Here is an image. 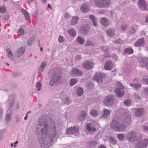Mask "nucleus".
Segmentation results:
<instances>
[{
    "mask_svg": "<svg viewBox=\"0 0 148 148\" xmlns=\"http://www.w3.org/2000/svg\"><path fill=\"white\" fill-rule=\"evenodd\" d=\"M36 127V135L39 138L41 148H49L53 144L54 139L57 134L54 122L41 116Z\"/></svg>",
    "mask_w": 148,
    "mask_h": 148,
    "instance_id": "nucleus-1",
    "label": "nucleus"
},
{
    "mask_svg": "<svg viewBox=\"0 0 148 148\" xmlns=\"http://www.w3.org/2000/svg\"><path fill=\"white\" fill-rule=\"evenodd\" d=\"M52 78L49 82L51 86H55L60 81L61 78V71L59 68H54L51 71Z\"/></svg>",
    "mask_w": 148,
    "mask_h": 148,
    "instance_id": "nucleus-2",
    "label": "nucleus"
},
{
    "mask_svg": "<svg viewBox=\"0 0 148 148\" xmlns=\"http://www.w3.org/2000/svg\"><path fill=\"white\" fill-rule=\"evenodd\" d=\"M110 125L113 130L117 132H123L126 129V126L115 120L112 121Z\"/></svg>",
    "mask_w": 148,
    "mask_h": 148,
    "instance_id": "nucleus-3",
    "label": "nucleus"
},
{
    "mask_svg": "<svg viewBox=\"0 0 148 148\" xmlns=\"http://www.w3.org/2000/svg\"><path fill=\"white\" fill-rule=\"evenodd\" d=\"M110 3V0H95L94 1L95 5L100 8L108 7Z\"/></svg>",
    "mask_w": 148,
    "mask_h": 148,
    "instance_id": "nucleus-4",
    "label": "nucleus"
},
{
    "mask_svg": "<svg viewBox=\"0 0 148 148\" xmlns=\"http://www.w3.org/2000/svg\"><path fill=\"white\" fill-rule=\"evenodd\" d=\"M118 84L120 87L115 89V92L118 97L120 98L122 97L125 94L124 88V86L121 84V83H119Z\"/></svg>",
    "mask_w": 148,
    "mask_h": 148,
    "instance_id": "nucleus-5",
    "label": "nucleus"
},
{
    "mask_svg": "<svg viewBox=\"0 0 148 148\" xmlns=\"http://www.w3.org/2000/svg\"><path fill=\"white\" fill-rule=\"evenodd\" d=\"M126 138L127 140L130 142L135 141L138 138L136 136V133L134 131L128 133L126 135Z\"/></svg>",
    "mask_w": 148,
    "mask_h": 148,
    "instance_id": "nucleus-6",
    "label": "nucleus"
},
{
    "mask_svg": "<svg viewBox=\"0 0 148 148\" xmlns=\"http://www.w3.org/2000/svg\"><path fill=\"white\" fill-rule=\"evenodd\" d=\"M148 145V139L144 138L143 140L139 141L136 145V148H146Z\"/></svg>",
    "mask_w": 148,
    "mask_h": 148,
    "instance_id": "nucleus-7",
    "label": "nucleus"
},
{
    "mask_svg": "<svg viewBox=\"0 0 148 148\" xmlns=\"http://www.w3.org/2000/svg\"><path fill=\"white\" fill-rule=\"evenodd\" d=\"M114 99V97L113 95H109L105 99L104 103L107 106H111L113 104Z\"/></svg>",
    "mask_w": 148,
    "mask_h": 148,
    "instance_id": "nucleus-8",
    "label": "nucleus"
},
{
    "mask_svg": "<svg viewBox=\"0 0 148 148\" xmlns=\"http://www.w3.org/2000/svg\"><path fill=\"white\" fill-rule=\"evenodd\" d=\"M138 5L142 10H148V4L145 0H138Z\"/></svg>",
    "mask_w": 148,
    "mask_h": 148,
    "instance_id": "nucleus-9",
    "label": "nucleus"
},
{
    "mask_svg": "<svg viewBox=\"0 0 148 148\" xmlns=\"http://www.w3.org/2000/svg\"><path fill=\"white\" fill-rule=\"evenodd\" d=\"M105 75L101 73H98L96 74L94 76V79L99 83H101L103 82V79L105 77Z\"/></svg>",
    "mask_w": 148,
    "mask_h": 148,
    "instance_id": "nucleus-10",
    "label": "nucleus"
},
{
    "mask_svg": "<svg viewBox=\"0 0 148 148\" xmlns=\"http://www.w3.org/2000/svg\"><path fill=\"white\" fill-rule=\"evenodd\" d=\"M123 123L125 124L126 126L127 125L129 124L131 121L130 116L129 114L127 112L125 114L123 119Z\"/></svg>",
    "mask_w": 148,
    "mask_h": 148,
    "instance_id": "nucleus-11",
    "label": "nucleus"
},
{
    "mask_svg": "<svg viewBox=\"0 0 148 148\" xmlns=\"http://www.w3.org/2000/svg\"><path fill=\"white\" fill-rule=\"evenodd\" d=\"M14 98L12 96H9L6 103V106L9 108H11L14 106Z\"/></svg>",
    "mask_w": 148,
    "mask_h": 148,
    "instance_id": "nucleus-12",
    "label": "nucleus"
},
{
    "mask_svg": "<svg viewBox=\"0 0 148 148\" xmlns=\"http://www.w3.org/2000/svg\"><path fill=\"white\" fill-rule=\"evenodd\" d=\"M78 129L76 126H74L71 127L69 129H67L66 130V133L69 135L71 134H75L78 133Z\"/></svg>",
    "mask_w": 148,
    "mask_h": 148,
    "instance_id": "nucleus-13",
    "label": "nucleus"
},
{
    "mask_svg": "<svg viewBox=\"0 0 148 148\" xmlns=\"http://www.w3.org/2000/svg\"><path fill=\"white\" fill-rule=\"evenodd\" d=\"M145 110L143 108L135 109V115L137 117H140L143 115Z\"/></svg>",
    "mask_w": 148,
    "mask_h": 148,
    "instance_id": "nucleus-14",
    "label": "nucleus"
},
{
    "mask_svg": "<svg viewBox=\"0 0 148 148\" xmlns=\"http://www.w3.org/2000/svg\"><path fill=\"white\" fill-rule=\"evenodd\" d=\"M113 67V64L112 62L110 60L106 61L104 65V68L106 70H110Z\"/></svg>",
    "mask_w": 148,
    "mask_h": 148,
    "instance_id": "nucleus-15",
    "label": "nucleus"
},
{
    "mask_svg": "<svg viewBox=\"0 0 148 148\" xmlns=\"http://www.w3.org/2000/svg\"><path fill=\"white\" fill-rule=\"evenodd\" d=\"M148 63V58L143 57L141 59L140 61V66L142 67H146Z\"/></svg>",
    "mask_w": 148,
    "mask_h": 148,
    "instance_id": "nucleus-16",
    "label": "nucleus"
},
{
    "mask_svg": "<svg viewBox=\"0 0 148 148\" xmlns=\"http://www.w3.org/2000/svg\"><path fill=\"white\" fill-rule=\"evenodd\" d=\"M93 65V64L92 62L86 61L83 64V66L84 69L89 70L92 69Z\"/></svg>",
    "mask_w": 148,
    "mask_h": 148,
    "instance_id": "nucleus-17",
    "label": "nucleus"
},
{
    "mask_svg": "<svg viewBox=\"0 0 148 148\" xmlns=\"http://www.w3.org/2000/svg\"><path fill=\"white\" fill-rule=\"evenodd\" d=\"M145 41L143 38L138 39L134 44L135 47H142L145 45Z\"/></svg>",
    "mask_w": 148,
    "mask_h": 148,
    "instance_id": "nucleus-18",
    "label": "nucleus"
},
{
    "mask_svg": "<svg viewBox=\"0 0 148 148\" xmlns=\"http://www.w3.org/2000/svg\"><path fill=\"white\" fill-rule=\"evenodd\" d=\"M25 50L24 47H20L16 52L15 56L16 57H19L21 56L24 53Z\"/></svg>",
    "mask_w": 148,
    "mask_h": 148,
    "instance_id": "nucleus-19",
    "label": "nucleus"
},
{
    "mask_svg": "<svg viewBox=\"0 0 148 148\" xmlns=\"http://www.w3.org/2000/svg\"><path fill=\"white\" fill-rule=\"evenodd\" d=\"M72 74L75 76L81 77L83 75L82 71L77 69H73L71 71Z\"/></svg>",
    "mask_w": 148,
    "mask_h": 148,
    "instance_id": "nucleus-20",
    "label": "nucleus"
},
{
    "mask_svg": "<svg viewBox=\"0 0 148 148\" xmlns=\"http://www.w3.org/2000/svg\"><path fill=\"white\" fill-rule=\"evenodd\" d=\"M90 10V7L86 4H83L81 7V10L83 12L86 13L88 12Z\"/></svg>",
    "mask_w": 148,
    "mask_h": 148,
    "instance_id": "nucleus-21",
    "label": "nucleus"
},
{
    "mask_svg": "<svg viewBox=\"0 0 148 148\" xmlns=\"http://www.w3.org/2000/svg\"><path fill=\"white\" fill-rule=\"evenodd\" d=\"M86 129L88 132L90 133L95 132V131L96 129L93 125L89 123L86 126Z\"/></svg>",
    "mask_w": 148,
    "mask_h": 148,
    "instance_id": "nucleus-22",
    "label": "nucleus"
},
{
    "mask_svg": "<svg viewBox=\"0 0 148 148\" xmlns=\"http://www.w3.org/2000/svg\"><path fill=\"white\" fill-rule=\"evenodd\" d=\"M101 23L105 27L107 26L110 24L109 21L107 18L102 17L101 18Z\"/></svg>",
    "mask_w": 148,
    "mask_h": 148,
    "instance_id": "nucleus-23",
    "label": "nucleus"
},
{
    "mask_svg": "<svg viewBox=\"0 0 148 148\" xmlns=\"http://www.w3.org/2000/svg\"><path fill=\"white\" fill-rule=\"evenodd\" d=\"M79 19V18L77 16H74L73 17L70 22L71 25H74L77 24Z\"/></svg>",
    "mask_w": 148,
    "mask_h": 148,
    "instance_id": "nucleus-24",
    "label": "nucleus"
},
{
    "mask_svg": "<svg viewBox=\"0 0 148 148\" xmlns=\"http://www.w3.org/2000/svg\"><path fill=\"white\" fill-rule=\"evenodd\" d=\"M86 116V113L84 111L81 112L78 118L80 121H82L85 119Z\"/></svg>",
    "mask_w": 148,
    "mask_h": 148,
    "instance_id": "nucleus-25",
    "label": "nucleus"
},
{
    "mask_svg": "<svg viewBox=\"0 0 148 148\" xmlns=\"http://www.w3.org/2000/svg\"><path fill=\"white\" fill-rule=\"evenodd\" d=\"M103 113L101 117H104L105 118H106L108 116L110 115V112L108 110L106 109H103Z\"/></svg>",
    "mask_w": 148,
    "mask_h": 148,
    "instance_id": "nucleus-26",
    "label": "nucleus"
},
{
    "mask_svg": "<svg viewBox=\"0 0 148 148\" xmlns=\"http://www.w3.org/2000/svg\"><path fill=\"white\" fill-rule=\"evenodd\" d=\"M90 19L93 22L94 26L96 27L97 25V19L93 15H91L89 16Z\"/></svg>",
    "mask_w": 148,
    "mask_h": 148,
    "instance_id": "nucleus-27",
    "label": "nucleus"
},
{
    "mask_svg": "<svg viewBox=\"0 0 148 148\" xmlns=\"http://www.w3.org/2000/svg\"><path fill=\"white\" fill-rule=\"evenodd\" d=\"M129 85L132 87L138 90L141 87V85L139 84H129Z\"/></svg>",
    "mask_w": 148,
    "mask_h": 148,
    "instance_id": "nucleus-28",
    "label": "nucleus"
},
{
    "mask_svg": "<svg viewBox=\"0 0 148 148\" xmlns=\"http://www.w3.org/2000/svg\"><path fill=\"white\" fill-rule=\"evenodd\" d=\"M77 40L79 43L83 45L85 42L84 38L81 36H78L77 38Z\"/></svg>",
    "mask_w": 148,
    "mask_h": 148,
    "instance_id": "nucleus-29",
    "label": "nucleus"
},
{
    "mask_svg": "<svg viewBox=\"0 0 148 148\" xmlns=\"http://www.w3.org/2000/svg\"><path fill=\"white\" fill-rule=\"evenodd\" d=\"M98 112L94 109H93L90 112V115L93 117H96L98 114Z\"/></svg>",
    "mask_w": 148,
    "mask_h": 148,
    "instance_id": "nucleus-30",
    "label": "nucleus"
},
{
    "mask_svg": "<svg viewBox=\"0 0 148 148\" xmlns=\"http://www.w3.org/2000/svg\"><path fill=\"white\" fill-rule=\"evenodd\" d=\"M97 144V142L95 141H91L88 142V145L90 147H95Z\"/></svg>",
    "mask_w": 148,
    "mask_h": 148,
    "instance_id": "nucleus-31",
    "label": "nucleus"
},
{
    "mask_svg": "<svg viewBox=\"0 0 148 148\" xmlns=\"http://www.w3.org/2000/svg\"><path fill=\"white\" fill-rule=\"evenodd\" d=\"M8 54V55L9 58L12 60H14L13 55L12 52L10 49H8L6 50Z\"/></svg>",
    "mask_w": 148,
    "mask_h": 148,
    "instance_id": "nucleus-32",
    "label": "nucleus"
},
{
    "mask_svg": "<svg viewBox=\"0 0 148 148\" xmlns=\"http://www.w3.org/2000/svg\"><path fill=\"white\" fill-rule=\"evenodd\" d=\"M107 34L110 36H113L114 35V30L112 28H110L107 31Z\"/></svg>",
    "mask_w": 148,
    "mask_h": 148,
    "instance_id": "nucleus-33",
    "label": "nucleus"
},
{
    "mask_svg": "<svg viewBox=\"0 0 148 148\" xmlns=\"http://www.w3.org/2000/svg\"><path fill=\"white\" fill-rule=\"evenodd\" d=\"M124 53L125 54L127 53L129 54H132L133 53V50L131 48H126L125 50Z\"/></svg>",
    "mask_w": 148,
    "mask_h": 148,
    "instance_id": "nucleus-34",
    "label": "nucleus"
},
{
    "mask_svg": "<svg viewBox=\"0 0 148 148\" xmlns=\"http://www.w3.org/2000/svg\"><path fill=\"white\" fill-rule=\"evenodd\" d=\"M68 32L73 37H75L76 36V32L74 29H70L68 31Z\"/></svg>",
    "mask_w": 148,
    "mask_h": 148,
    "instance_id": "nucleus-35",
    "label": "nucleus"
},
{
    "mask_svg": "<svg viewBox=\"0 0 148 148\" xmlns=\"http://www.w3.org/2000/svg\"><path fill=\"white\" fill-rule=\"evenodd\" d=\"M117 137L120 140L123 141L125 139V135L123 134H120L117 135Z\"/></svg>",
    "mask_w": 148,
    "mask_h": 148,
    "instance_id": "nucleus-36",
    "label": "nucleus"
},
{
    "mask_svg": "<svg viewBox=\"0 0 148 148\" xmlns=\"http://www.w3.org/2000/svg\"><path fill=\"white\" fill-rule=\"evenodd\" d=\"M78 82V79H71L69 84L71 86H72L76 84Z\"/></svg>",
    "mask_w": 148,
    "mask_h": 148,
    "instance_id": "nucleus-37",
    "label": "nucleus"
},
{
    "mask_svg": "<svg viewBox=\"0 0 148 148\" xmlns=\"http://www.w3.org/2000/svg\"><path fill=\"white\" fill-rule=\"evenodd\" d=\"M77 93L78 95H82L83 93V90L81 87L78 88L77 90Z\"/></svg>",
    "mask_w": 148,
    "mask_h": 148,
    "instance_id": "nucleus-38",
    "label": "nucleus"
},
{
    "mask_svg": "<svg viewBox=\"0 0 148 148\" xmlns=\"http://www.w3.org/2000/svg\"><path fill=\"white\" fill-rule=\"evenodd\" d=\"M35 39V37H33L30 38L27 42L28 45L29 46H31L33 44V41Z\"/></svg>",
    "mask_w": 148,
    "mask_h": 148,
    "instance_id": "nucleus-39",
    "label": "nucleus"
},
{
    "mask_svg": "<svg viewBox=\"0 0 148 148\" xmlns=\"http://www.w3.org/2000/svg\"><path fill=\"white\" fill-rule=\"evenodd\" d=\"M36 87L37 90L38 91H39L41 89L42 85L40 82H38L36 83Z\"/></svg>",
    "mask_w": 148,
    "mask_h": 148,
    "instance_id": "nucleus-40",
    "label": "nucleus"
},
{
    "mask_svg": "<svg viewBox=\"0 0 148 148\" xmlns=\"http://www.w3.org/2000/svg\"><path fill=\"white\" fill-rule=\"evenodd\" d=\"M63 101L64 103L68 105L69 104L71 103V101L69 98L67 97H66L63 100Z\"/></svg>",
    "mask_w": 148,
    "mask_h": 148,
    "instance_id": "nucleus-41",
    "label": "nucleus"
},
{
    "mask_svg": "<svg viewBox=\"0 0 148 148\" xmlns=\"http://www.w3.org/2000/svg\"><path fill=\"white\" fill-rule=\"evenodd\" d=\"M109 141L112 144H116V142L115 138L113 137H110L109 139Z\"/></svg>",
    "mask_w": 148,
    "mask_h": 148,
    "instance_id": "nucleus-42",
    "label": "nucleus"
},
{
    "mask_svg": "<svg viewBox=\"0 0 148 148\" xmlns=\"http://www.w3.org/2000/svg\"><path fill=\"white\" fill-rule=\"evenodd\" d=\"M11 119V116L10 114H8L6 116L5 120L7 122H10Z\"/></svg>",
    "mask_w": 148,
    "mask_h": 148,
    "instance_id": "nucleus-43",
    "label": "nucleus"
},
{
    "mask_svg": "<svg viewBox=\"0 0 148 148\" xmlns=\"http://www.w3.org/2000/svg\"><path fill=\"white\" fill-rule=\"evenodd\" d=\"M102 49L103 51L105 52H106L108 53L109 52V48L107 46H104L102 47Z\"/></svg>",
    "mask_w": 148,
    "mask_h": 148,
    "instance_id": "nucleus-44",
    "label": "nucleus"
},
{
    "mask_svg": "<svg viewBox=\"0 0 148 148\" xmlns=\"http://www.w3.org/2000/svg\"><path fill=\"white\" fill-rule=\"evenodd\" d=\"M6 8L3 5L1 6L0 7V12L2 13H3L6 11Z\"/></svg>",
    "mask_w": 148,
    "mask_h": 148,
    "instance_id": "nucleus-45",
    "label": "nucleus"
},
{
    "mask_svg": "<svg viewBox=\"0 0 148 148\" xmlns=\"http://www.w3.org/2000/svg\"><path fill=\"white\" fill-rule=\"evenodd\" d=\"M58 40L59 42H62L64 40V38L63 36H60L58 38Z\"/></svg>",
    "mask_w": 148,
    "mask_h": 148,
    "instance_id": "nucleus-46",
    "label": "nucleus"
},
{
    "mask_svg": "<svg viewBox=\"0 0 148 148\" xmlns=\"http://www.w3.org/2000/svg\"><path fill=\"white\" fill-rule=\"evenodd\" d=\"M85 45L86 46H92L93 45V43L92 42L88 40L87 41Z\"/></svg>",
    "mask_w": 148,
    "mask_h": 148,
    "instance_id": "nucleus-47",
    "label": "nucleus"
},
{
    "mask_svg": "<svg viewBox=\"0 0 148 148\" xmlns=\"http://www.w3.org/2000/svg\"><path fill=\"white\" fill-rule=\"evenodd\" d=\"M127 27V25L125 24L122 25L121 27V29L123 31L126 30Z\"/></svg>",
    "mask_w": 148,
    "mask_h": 148,
    "instance_id": "nucleus-48",
    "label": "nucleus"
},
{
    "mask_svg": "<svg viewBox=\"0 0 148 148\" xmlns=\"http://www.w3.org/2000/svg\"><path fill=\"white\" fill-rule=\"evenodd\" d=\"M114 42L121 45L123 44L124 41L120 39H118L114 41Z\"/></svg>",
    "mask_w": 148,
    "mask_h": 148,
    "instance_id": "nucleus-49",
    "label": "nucleus"
},
{
    "mask_svg": "<svg viewBox=\"0 0 148 148\" xmlns=\"http://www.w3.org/2000/svg\"><path fill=\"white\" fill-rule=\"evenodd\" d=\"M47 65V63L45 61L42 62L40 66L41 68L44 69V68Z\"/></svg>",
    "mask_w": 148,
    "mask_h": 148,
    "instance_id": "nucleus-50",
    "label": "nucleus"
},
{
    "mask_svg": "<svg viewBox=\"0 0 148 148\" xmlns=\"http://www.w3.org/2000/svg\"><path fill=\"white\" fill-rule=\"evenodd\" d=\"M142 129L144 132L148 133V127H147L143 126H142Z\"/></svg>",
    "mask_w": 148,
    "mask_h": 148,
    "instance_id": "nucleus-51",
    "label": "nucleus"
},
{
    "mask_svg": "<svg viewBox=\"0 0 148 148\" xmlns=\"http://www.w3.org/2000/svg\"><path fill=\"white\" fill-rule=\"evenodd\" d=\"M130 99L127 100L125 101L123 103L126 106H129L130 103Z\"/></svg>",
    "mask_w": 148,
    "mask_h": 148,
    "instance_id": "nucleus-52",
    "label": "nucleus"
},
{
    "mask_svg": "<svg viewBox=\"0 0 148 148\" xmlns=\"http://www.w3.org/2000/svg\"><path fill=\"white\" fill-rule=\"evenodd\" d=\"M142 80L143 81L144 84H148V78L147 77L143 78Z\"/></svg>",
    "mask_w": 148,
    "mask_h": 148,
    "instance_id": "nucleus-53",
    "label": "nucleus"
},
{
    "mask_svg": "<svg viewBox=\"0 0 148 148\" xmlns=\"http://www.w3.org/2000/svg\"><path fill=\"white\" fill-rule=\"evenodd\" d=\"M18 32L19 34L23 35H24V30L23 29L21 28L18 31Z\"/></svg>",
    "mask_w": 148,
    "mask_h": 148,
    "instance_id": "nucleus-54",
    "label": "nucleus"
},
{
    "mask_svg": "<svg viewBox=\"0 0 148 148\" xmlns=\"http://www.w3.org/2000/svg\"><path fill=\"white\" fill-rule=\"evenodd\" d=\"M3 113V110L2 108L0 107V121L1 119Z\"/></svg>",
    "mask_w": 148,
    "mask_h": 148,
    "instance_id": "nucleus-55",
    "label": "nucleus"
},
{
    "mask_svg": "<svg viewBox=\"0 0 148 148\" xmlns=\"http://www.w3.org/2000/svg\"><path fill=\"white\" fill-rule=\"evenodd\" d=\"M44 70V68H41L40 66L38 70V73L39 74H41L43 71Z\"/></svg>",
    "mask_w": 148,
    "mask_h": 148,
    "instance_id": "nucleus-56",
    "label": "nucleus"
},
{
    "mask_svg": "<svg viewBox=\"0 0 148 148\" xmlns=\"http://www.w3.org/2000/svg\"><path fill=\"white\" fill-rule=\"evenodd\" d=\"M16 121L17 123H18L20 121V118L18 116H17L16 117Z\"/></svg>",
    "mask_w": 148,
    "mask_h": 148,
    "instance_id": "nucleus-57",
    "label": "nucleus"
},
{
    "mask_svg": "<svg viewBox=\"0 0 148 148\" xmlns=\"http://www.w3.org/2000/svg\"><path fill=\"white\" fill-rule=\"evenodd\" d=\"M24 16L25 17V18L26 20H27L29 18V16L28 13H27L26 14L24 15Z\"/></svg>",
    "mask_w": 148,
    "mask_h": 148,
    "instance_id": "nucleus-58",
    "label": "nucleus"
},
{
    "mask_svg": "<svg viewBox=\"0 0 148 148\" xmlns=\"http://www.w3.org/2000/svg\"><path fill=\"white\" fill-rule=\"evenodd\" d=\"M21 11L24 15L28 12L26 10L24 9H22L21 10Z\"/></svg>",
    "mask_w": 148,
    "mask_h": 148,
    "instance_id": "nucleus-59",
    "label": "nucleus"
},
{
    "mask_svg": "<svg viewBox=\"0 0 148 148\" xmlns=\"http://www.w3.org/2000/svg\"><path fill=\"white\" fill-rule=\"evenodd\" d=\"M82 57L81 55H79L76 56L75 57V59L77 60H79L82 59Z\"/></svg>",
    "mask_w": 148,
    "mask_h": 148,
    "instance_id": "nucleus-60",
    "label": "nucleus"
},
{
    "mask_svg": "<svg viewBox=\"0 0 148 148\" xmlns=\"http://www.w3.org/2000/svg\"><path fill=\"white\" fill-rule=\"evenodd\" d=\"M134 96L135 97L136 99H140V97L138 94H135Z\"/></svg>",
    "mask_w": 148,
    "mask_h": 148,
    "instance_id": "nucleus-61",
    "label": "nucleus"
},
{
    "mask_svg": "<svg viewBox=\"0 0 148 148\" xmlns=\"http://www.w3.org/2000/svg\"><path fill=\"white\" fill-rule=\"evenodd\" d=\"M144 90V93L148 95V88H145Z\"/></svg>",
    "mask_w": 148,
    "mask_h": 148,
    "instance_id": "nucleus-62",
    "label": "nucleus"
},
{
    "mask_svg": "<svg viewBox=\"0 0 148 148\" xmlns=\"http://www.w3.org/2000/svg\"><path fill=\"white\" fill-rule=\"evenodd\" d=\"M131 32L132 34H134L136 32V31L133 27H132Z\"/></svg>",
    "mask_w": 148,
    "mask_h": 148,
    "instance_id": "nucleus-63",
    "label": "nucleus"
},
{
    "mask_svg": "<svg viewBox=\"0 0 148 148\" xmlns=\"http://www.w3.org/2000/svg\"><path fill=\"white\" fill-rule=\"evenodd\" d=\"M70 16V15L68 13H66L64 14V17L66 18H68Z\"/></svg>",
    "mask_w": 148,
    "mask_h": 148,
    "instance_id": "nucleus-64",
    "label": "nucleus"
}]
</instances>
